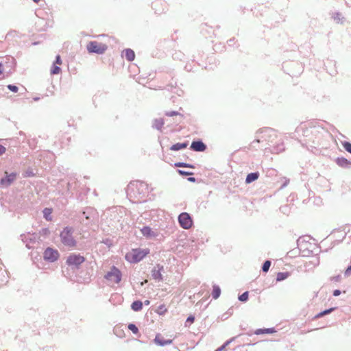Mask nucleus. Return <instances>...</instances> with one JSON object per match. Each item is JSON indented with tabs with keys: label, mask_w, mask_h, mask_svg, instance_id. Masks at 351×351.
<instances>
[{
	"label": "nucleus",
	"mask_w": 351,
	"mask_h": 351,
	"mask_svg": "<svg viewBox=\"0 0 351 351\" xmlns=\"http://www.w3.org/2000/svg\"><path fill=\"white\" fill-rule=\"evenodd\" d=\"M128 195L134 197L136 201H145L149 193L148 185L143 181L131 182L128 186Z\"/></svg>",
	"instance_id": "f257e3e1"
},
{
	"label": "nucleus",
	"mask_w": 351,
	"mask_h": 351,
	"mask_svg": "<svg viewBox=\"0 0 351 351\" xmlns=\"http://www.w3.org/2000/svg\"><path fill=\"white\" fill-rule=\"evenodd\" d=\"M256 134L261 138L263 143L266 142V145H269L268 147L274 143L278 138L276 130L269 127L260 128L256 131Z\"/></svg>",
	"instance_id": "f03ea898"
},
{
	"label": "nucleus",
	"mask_w": 351,
	"mask_h": 351,
	"mask_svg": "<svg viewBox=\"0 0 351 351\" xmlns=\"http://www.w3.org/2000/svg\"><path fill=\"white\" fill-rule=\"evenodd\" d=\"M74 228L72 226H65L60 233L61 243L66 247H74L77 241L73 236Z\"/></svg>",
	"instance_id": "7ed1b4c3"
},
{
	"label": "nucleus",
	"mask_w": 351,
	"mask_h": 351,
	"mask_svg": "<svg viewBox=\"0 0 351 351\" xmlns=\"http://www.w3.org/2000/svg\"><path fill=\"white\" fill-rule=\"evenodd\" d=\"M150 252L148 248H134L125 254V258L130 263H138Z\"/></svg>",
	"instance_id": "20e7f679"
},
{
	"label": "nucleus",
	"mask_w": 351,
	"mask_h": 351,
	"mask_svg": "<svg viewBox=\"0 0 351 351\" xmlns=\"http://www.w3.org/2000/svg\"><path fill=\"white\" fill-rule=\"evenodd\" d=\"M86 258L80 254L71 253L66 257V265L73 270L79 269Z\"/></svg>",
	"instance_id": "39448f33"
},
{
	"label": "nucleus",
	"mask_w": 351,
	"mask_h": 351,
	"mask_svg": "<svg viewBox=\"0 0 351 351\" xmlns=\"http://www.w3.org/2000/svg\"><path fill=\"white\" fill-rule=\"evenodd\" d=\"M108 49L107 45L93 40L88 43L86 49L89 53L101 55Z\"/></svg>",
	"instance_id": "423d86ee"
},
{
	"label": "nucleus",
	"mask_w": 351,
	"mask_h": 351,
	"mask_svg": "<svg viewBox=\"0 0 351 351\" xmlns=\"http://www.w3.org/2000/svg\"><path fill=\"white\" fill-rule=\"evenodd\" d=\"M60 256V254L59 251L52 247H47L45 248L43 254L44 261L50 263L57 261Z\"/></svg>",
	"instance_id": "0eeeda50"
},
{
	"label": "nucleus",
	"mask_w": 351,
	"mask_h": 351,
	"mask_svg": "<svg viewBox=\"0 0 351 351\" xmlns=\"http://www.w3.org/2000/svg\"><path fill=\"white\" fill-rule=\"evenodd\" d=\"M317 130L315 127H306L305 125H300L296 128L294 135L295 136H303L308 138V141L314 143L315 140L313 137L310 136L311 134L316 132Z\"/></svg>",
	"instance_id": "6e6552de"
},
{
	"label": "nucleus",
	"mask_w": 351,
	"mask_h": 351,
	"mask_svg": "<svg viewBox=\"0 0 351 351\" xmlns=\"http://www.w3.org/2000/svg\"><path fill=\"white\" fill-rule=\"evenodd\" d=\"M19 174L15 171H5L0 179V187L7 188L10 186L16 179Z\"/></svg>",
	"instance_id": "1a4fd4ad"
},
{
	"label": "nucleus",
	"mask_w": 351,
	"mask_h": 351,
	"mask_svg": "<svg viewBox=\"0 0 351 351\" xmlns=\"http://www.w3.org/2000/svg\"><path fill=\"white\" fill-rule=\"evenodd\" d=\"M104 278L108 281H113L119 284L122 279V273L121 270L116 266H112L110 270L104 276Z\"/></svg>",
	"instance_id": "9d476101"
},
{
	"label": "nucleus",
	"mask_w": 351,
	"mask_h": 351,
	"mask_svg": "<svg viewBox=\"0 0 351 351\" xmlns=\"http://www.w3.org/2000/svg\"><path fill=\"white\" fill-rule=\"evenodd\" d=\"M178 223L184 229L188 230L191 228L193 224V218L188 213H181L178 217Z\"/></svg>",
	"instance_id": "9b49d317"
},
{
	"label": "nucleus",
	"mask_w": 351,
	"mask_h": 351,
	"mask_svg": "<svg viewBox=\"0 0 351 351\" xmlns=\"http://www.w3.org/2000/svg\"><path fill=\"white\" fill-rule=\"evenodd\" d=\"M285 147L282 138L276 139L269 147H265V152L278 154L285 151Z\"/></svg>",
	"instance_id": "f8f14e48"
},
{
	"label": "nucleus",
	"mask_w": 351,
	"mask_h": 351,
	"mask_svg": "<svg viewBox=\"0 0 351 351\" xmlns=\"http://www.w3.org/2000/svg\"><path fill=\"white\" fill-rule=\"evenodd\" d=\"M190 149L197 152H204L207 149V145L201 138L194 139L190 146Z\"/></svg>",
	"instance_id": "ddd939ff"
},
{
	"label": "nucleus",
	"mask_w": 351,
	"mask_h": 351,
	"mask_svg": "<svg viewBox=\"0 0 351 351\" xmlns=\"http://www.w3.org/2000/svg\"><path fill=\"white\" fill-rule=\"evenodd\" d=\"M163 271L164 266L160 264H157L151 271L152 277L158 282L163 281V276L162 275V271Z\"/></svg>",
	"instance_id": "4468645a"
},
{
	"label": "nucleus",
	"mask_w": 351,
	"mask_h": 351,
	"mask_svg": "<svg viewBox=\"0 0 351 351\" xmlns=\"http://www.w3.org/2000/svg\"><path fill=\"white\" fill-rule=\"evenodd\" d=\"M79 186L77 179L75 176H70L66 184V194L72 196L73 191L76 190Z\"/></svg>",
	"instance_id": "2eb2a0df"
},
{
	"label": "nucleus",
	"mask_w": 351,
	"mask_h": 351,
	"mask_svg": "<svg viewBox=\"0 0 351 351\" xmlns=\"http://www.w3.org/2000/svg\"><path fill=\"white\" fill-rule=\"evenodd\" d=\"M82 214L88 221H93L97 215V210L93 207L87 206L84 208Z\"/></svg>",
	"instance_id": "dca6fc26"
},
{
	"label": "nucleus",
	"mask_w": 351,
	"mask_h": 351,
	"mask_svg": "<svg viewBox=\"0 0 351 351\" xmlns=\"http://www.w3.org/2000/svg\"><path fill=\"white\" fill-rule=\"evenodd\" d=\"M154 343L158 346L163 347L167 345H170L173 343V339H165L164 337L160 334L158 333L156 335L155 338L153 340Z\"/></svg>",
	"instance_id": "f3484780"
},
{
	"label": "nucleus",
	"mask_w": 351,
	"mask_h": 351,
	"mask_svg": "<svg viewBox=\"0 0 351 351\" xmlns=\"http://www.w3.org/2000/svg\"><path fill=\"white\" fill-rule=\"evenodd\" d=\"M289 66H294L298 67V70L297 71H291V73H287L290 75H297L298 74H300V73L302 71V64L300 63L297 62H293V61L285 62L282 64V67L283 68H287Z\"/></svg>",
	"instance_id": "a211bd4d"
},
{
	"label": "nucleus",
	"mask_w": 351,
	"mask_h": 351,
	"mask_svg": "<svg viewBox=\"0 0 351 351\" xmlns=\"http://www.w3.org/2000/svg\"><path fill=\"white\" fill-rule=\"evenodd\" d=\"M304 243H305V244L306 243V240L304 239V237H300L297 240L298 249H293L292 250H290L288 252L289 256L292 257V256H296L297 254H299L300 251L302 250V249L303 247Z\"/></svg>",
	"instance_id": "6ab92c4d"
},
{
	"label": "nucleus",
	"mask_w": 351,
	"mask_h": 351,
	"mask_svg": "<svg viewBox=\"0 0 351 351\" xmlns=\"http://www.w3.org/2000/svg\"><path fill=\"white\" fill-rule=\"evenodd\" d=\"M141 234L146 239H153L156 237L158 234L155 232L150 226H145L141 229Z\"/></svg>",
	"instance_id": "aec40b11"
},
{
	"label": "nucleus",
	"mask_w": 351,
	"mask_h": 351,
	"mask_svg": "<svg viewBox=\"0 0 351 351\" xmlns=\"http://www.w3.org/2000/svg\"><path fill=\"white\" fill-rule=\"evenodd\" d=\"M335 162L340 167L345 169L351 168V161L344 157L336 158Z\"/></svg>",
	"instance_id": "412c9836"
},
{
	"label": "nucleus",
	"mask_w": 351,
	"mask_h": 351,
	"mask_svg": "<svg viewBox=\"0 0 351 351\" xmlns=\"http://www.w3.org/2000/svg\"><path fill=\"white\" fill-rule=\"evenodd\" d=\"M260 143H262L261 138H260L259 136L256 134V138L254 141H253L250 145V149L257 150L258 149H265V147H266L264 145H259Z\"/></svg>",
	"instance_id": "4be33fe9"
},
{
	"label": "nucleus",
	"mask_w": 351,
	"mask_h": 351,
	"mask_svg": "<svg viewBox=\"0 0 351 351\" xmlns=\"http://www.w3.org/2000/svg\"><path fill=\"white\" fill-rule=\"evenodd\" d=\"M188 145H189V141H185L182 143H176L175 144L172 145L169 147V149L171 151H179V150L184 149L188 147Z\"/></svg>",
	"instance_id": "5701e85b"
},
{
	"label": "nucleus",
	"mask_w": 351,
	"mask_h": 351,
	"mask_svg": "<svg viewBox=\"0 0 351 351\" xmlns=\"http://www.w3.org/2000/svg\"><path fill=\"white\" fill-rule=\"evenodd\" d=\"M259 176H260V173L258 171H254V172L249 173L246 176L245 182L246 184L252 183L253 182L258 180V178H259Z\"/></svg>",
	"instance_id": "b1692460"
},
{
	"label": "nucleus",
	"mask_w": 351,
	"mask_h": 351,
	"mask_svg": "<svg viewBox=\"0 0 351 351\" xmlns=\"http://www.w3.org/2000/svg\"><path fill=\"white\" fill-rule=\"evenodd\" d=\"M332 19L339 24H343L346 21L345 17L339 12H335L332 14Z\"/></svg>",
	"instance_id": "393cba45"
},
{
	"label": "nucleus",
	"mask_w": 351,
	"mask_h": 351,
	"mask_svg": "<svg viewBox=\"0 0 351 351\" xmlns=\"http://www.w3.org/2000/svg\"><path fill=\"white\" fill-rule=\"evenodd\" d=\"M123 53H124V56L128 61L132 62L135 59V53L132 49H125Z\"/></svg>",
	"instance_id": "a878e982"
},
{
	"label": "nucleus",
	"mask_w": 351,
	"mask_h": 351,
	"mask_svg": "<svg viewBox=\"0 0 351 351\" xmlns=\"http://www.w3.org/2000/svg\"><path fill=\"white\" fill-rule=\"evenodd\" d=\"M276 330L274 327L271 328H258L255 330L254 334L255 335H263V334H273L276 332Z\"/></svg>",
	"instance_id": "bb28decb"
},
{
	"label": "nucleus",
	"mask_w": 351,
	"mask_h": 351,
	"mask_svg": "<svg viewBox=\"0 0 351 351\" xmlns=\"http://www.w3.org/2000/svg\"><path fill=\"white\" fill-rule=\"evenodd\" d=\"M53 213V208H51V207H45L43 210V218L47 221H51L53 218H52V214Z\"/></svg>",
	"instance_id": "cd10ccee"
},
{
	"label": "nucleus",
	"mask_w": 351,
	"mask_h": 351,
	"mask_svg": "<svg viewBox=\"0 0 351 351\" xmlns=\"http://www.w3.org/2000/svg\"><path fill=\"white\" fill-rule=\"evenodd\" d=\"M143 303L140 300H136L132 302L131 304V309L135 312L141 311L143 309Z\"/></svg>",
	"instance_id": "c85d7f7f"
},
{
	"label": "nucleus",
	"mask_w": 351,
	"mask_h": 351,
	"mask_svg": "<svg viewBox=\"0 0 351 351\" xmlns=\"http://www.w3.org/2000/svg\"><path fill=\"white\" fill-rule=\"evenodd\" d=\"M165 124L164 119L162 118L160 119H154L152 123V128L156 129L157 130H161L163 125Z\"/></svg>",
	"instance_id": "c756f323"
},
{
	"label": "nucleus",
	"mask_w": 351,
	"mask_h": 351,
	"mask_svg": "<svg viewBox=\"0 0 351 351\" xmlns=\"http://www.w3.org/2000/svg\"><path fill=\"white\" fill-rule=\"evenodd\" d=\"M335 309H337V307H331V308L325 309L324 311H322L321 312L316 314L314 316L313 319H319L324 315H328V314L331 313L332 312H333Z\"/></svg>",
	"instance_id": "7c9ffc66"
},
{
	"label": "nucleus",
	"mask_w": 351,
	"mask_h": 351,
	"mask_svg": "<svg viewBox=\"0 0 351 351\" xmlns=\"http://www.w3.org/2000/svg\"><path fill=\"white\" fill-rule=\"evenodd\" d=\"M37 172H38V169L36 168L28 167L27 169H26L23 172V178L24 177H27V178L34 177L36 175Z\"/></svg>",
	"instance_id": "2f4dec72"
},
{
	"label": "nucleus",
	"mask_w": 351,
	"mask_h": 351,
	"mask_svg": "<svg viewBox=\"0 0 351 351\" xmlns=\"http://www.w3.org/2000/svg\"><path fill=\"white\" fill-rule=\"evenodd\" d=\"M221 288L217 285H214L213 286V291H212V297L213 299L216 300L219 298L221 295Z\"/></svg>",
	"instance_id": "473e14b6"
},
{
	"label": "nucleus",
	"mask_w": 351,
	"mask_h": 351,
	"mask_svg": "<svg viewBox=\"0 0 351 351\" xmlns=\"http://www.w3.org/2000/svg\"><path fill=\"white\" fill-rule=\"evenodd\" d=\"M290 276L289 271L278 272L276 276V282H281L286 280Z\"/></svg>",
	"instance_id": "72a5a7b5"
},
{
	"label": "nucleus",
	"mask_w": 351,
	"mask_h": 351,
	"mask_svg": "<svg viewBox=\"0 0 351 351\" xmlns=\"http://www.w3.org/2000/svg\"><path fill=\"white\" fill-rule=\"evenodd\" d=\"M128 328L134 335H137L138 337L141 336L138 328L137 327V326L135 324H134V323L128 324Z\"/></svg>",
	"instance_id": "f704fd0d"
},
{
	"label": "nucleus",
	"mask_w": 351,
	"mask_h": 351,
	"mask_svg": "<svg viewBox=\"0 0 351 351\" xmlns=\"http://www.w3.org/2000/svg\"><path fill=\"white\" fill-rule=\"evenodd\" d=\"M176 167H183V168H191V169H195V167L193 164L186 163L184 162H177L174 164Z\"/></svg>",
	"instance_id": "c9c22d12"
},
{
	"label": "nucleus",
	"mask_w": 351,
	"mask_h": 351,
	"mask_svg": "<svg viewBox=\"0 0 351 351\" xmlns=\"http://www.w3.org/2000/svg\"><path fill=\"white\" fill-rule=\"evenodd\" d=\"M271 265V261L270 260H265L261 267V270L264 273H267Z\"/></svg>",
	"instance_id": "e433bc0d"
},
{
	"label": "nucleus",
	"mask_w": 351,
	"mask_h": 351,
	"mask_svg": "<svg viewBox=\"0 0 351 351\" xmlns=\"http://www.w3.org/2000/svg\"><path fill=\"white\" fill-rule=\"evenodd\" d=\"M238 300L241 302H247L249 300V291H244L242 294L239 295Z\"/></svg>",
	"instance_id": "4c0bfd02"
},
{
	"label": "nucleus",
	"mask_w": 351,
	"mask_h": 351,
	"mask_svg": "<svg viewBox=\"0 0 351 351\" xmlns=\"http://www.w3.org/2000/svg\"><path fill=\"white\" fill-rule=\"evenodd\" d=\"M62 69L61 68L56 65L55 64H52V66L50 69V73L51 75H57L59 74L61 72Z\"/></svg>",
	"instance_id": "58836bf2"
},
{
	"label": "nucleus",
	"mask_w": 351,
	"mask_h": 351,
	"mask_svg": "<svg viewBox=\"0 0 351 351\" xmlns=\"http://www.w3.org/2000/svg\"><path fill=\"white\" fill-rule=\"evenodd\" d=\"M167 308L165 307V304H160L157 310H156V312L158 315H164L166 312H167Z\"/></svg>",
	"instance_id": "ea45409f"
},
{
	"label": "nucleus",
	"mask_w": 351,
	"mask_h": 351,
	"mask_svg": "<svg viewBox=\"0 0 351 351\" xmlns=\"http://www.w3.org/2000/svg\"><path fill=\"white\" fill-rule=\"evenodd\" d=\"M195 317L193 315H190L187 317L186 321H185V326H190L191 324H193L195 322Z\"/></svg>",
	"instance_id": "a19ab883"
},
{
	"label": "nucleus",
	"mask_w": 351,
	"mask_h": 351,
	"mask_svg": "<svg viewBox=\"0 0 351 351\" xmlns=\"http://www.w3.org/2000/svg\"><path fill=\"white\" fill-rule=\"evenodd\" d=\"M165 114L167 117H173V116L179 115L181 118H183V115L176 110L167 111V112H165Z\"/></svg>",
	"instance_id": "79ce46f5"
},
{
	"label": "nucleus",
	"mask_w": 351,
	"mask_h": 351,
	"mask_svg": "<svg viewBox=\"0 0 351 351\" xmlns=\"http://www.w3.org/2000/svg\"><path fill=\"white\" fill-rule=\"evenodd\" d=\"M343 147L345 149V150L351 154V143L349 141H343L342 143Z\"/></svg>",
	"instance_id": "37998d69"
},
{
	"label": "nucleus",
	"mask_w": 351,
	"mask_h": 351,
	"mask_svg": "<svg viewBox=\"0 0 351 351\" xmlns=\"http://www.w3.org/2000/svg\"><path fill=\"white\" fill-rule=\"evenodd\" d=\"M39 234L40 235H42L43 237H44V238H46L47 237H48L49 235L50 231L48 228H43L39 231Z\"/></svg>",
	"instance_id": "c03bdc74"
},
{
	"label": "nucleus",
	"mask_w": 351,
	"mask_h": 351,
	"mask_svg": "<svg viewBox=\"0 0 351 351\" xmlns=\"http://www.w3.org/2000/svg\"><path fill=\"white\" fill-rule=\"evenodd\" d=\"M177 171L180 176H183V177L188 176H192L194 174L191 171H184V170H182V169H178Z\"/></svg>",
	"instance_id": "a18cd8bd"
},
{
	"label": "nucleus",
	"mask_w": 351,
	"mask_h": 351,
	"mask_svg": "<svg viewBox=\"0 0 351 351\" xmlns=\"http://www.w3.org/2000/svg\"><path fill=\"white\" fill-rule=\"evenodd\" d=\"M289 206L288 205H285V206H282L280 208V210L282 213H283L284 214H288L289 213Z\"/></svg>",
	"instance_id": "49530a36"
},
{
	"label": "nucleus",
	"mask_w": 351,
	"mask_h": 351,
	"mask_svg": "<svg viewBox=\"0 0 351 351\" xmlns=\"http://www.w3.org/2000/svg\"><path fill=\"white\" fill-rule=\"evenodd\" d=\"M7 87L10 90L14 93H16L19 90L18 86L14 84H9Z\"/></svg>",
	"instance_id": "de8ad7c7"
},
{
	"label": "nucleus",
	"mask_w": 351,
	"mask_h": 351,
	"mask_svg": "<svg viewBox=\"0 0 351 351\" xmlns=\"http://www.w3.org/2000/svg\"><path fill=\"white\" fill-rule=\"evenodd\" d=\"M28 144L29 145L30 147L35 148L36 145V141L35 138L29 139L28 140Z\"/></svg>",
	"instance_id": "09e8293b"
},
{
	"label": "nucleus",
	"mask_w": 351,
	"mask_h": 351,
	"mask_svg": "<svg viewBox=\"0 0 351 351\" xmlns=\"http://www.w3.org/2000/svg\"><path fill=\"white\" fill-rule=\"evenodd\" d=\"M102 243L108 247H110L111 245H112V241L109 238H106V239H104L102 241Z\"/></svg>",
	"instance_id": "8fccbe9b"
},
{
	"label": "nucleus",
	"mask_w": 351,
	"mask_h": 351,
	"mask_svg": "<svg viewBox=\"0 0 351 351\" xmlns=\"http://www.w3.org/2000/svg\"><path fill=\"white\" fill-rule=\"evenodd\" d=\"M53 64H55L56 65L62 64V59L60 55H57L56 56L55 60L53 61Z\"/></svg>",
	"instance_id": "3c124183"
},
{
	"label": "nucleus",
	"mask_w": 351,
	"mask_h": 351,
	"mask_svg": "<svg viewBox=\"0 0 351 351\" xmlns=\"http://www.w3.org/2000/svg\"><path fill=\"white\" fill-rule=\"evenodd\" d=\"M236 338H237V337H234L229 339L228 340L225 341L222 346H224V348H226L230 343L234 341Z\"/></svg>",
	"instance_id": "603ef678"
},
{
	"label": "nucleus",
	"mask_w": 351,
	"mask_h": 351,
	"mask_svg": "<svg viewBox=\"0 0 351 351\" xmlns=\"http://www.w3.org/2000/svg\"><path fill=\"white\" fill-rule=\"evenodd\" d=\"M345 276H350L351 275V265H348L344 272Z\"/></svg>",
	"instance_id": "864d4df0"
},
{
	"label": "nucleus",
	"mask_w": 351,
	"mask_h": 351,
	"mask_svg": "<svg viewBox=\"0 0 351 351\" xmlns=\"http://www.w3.org/2000/svg\"><path fill=\"white\" fill-rule=\"evenodd\" d=\"M182 56L181 52H176L174 54H173V59H181V56Z\"/></svg>",
	"instance_id": "5fc2aeb1"
},
{
	"label": "nucleus",
	"mask_w": 351,
	"mask_h": 351,
	"mask_svg": "<svg viewBox=\"0 0 351 351\" xmlns=\"http://www.w3.org/2000/svg\"><path fill=\"white\" fill-rule=\"evenodd\" d=\"M341 293V290L339 289H335L332 292V295L335 296V297H337L339 295H340V294Z\"/></svg>",
	"instance_id": "6e6d98bb"
},
{
	"label": "nucleus",
	"mask_w": 351,
	"mask_h": 351,
	"mask_svg": "<svg viewBox=\"0 0 351 351\" xmlns=\"http://www.w3.org/2000/svg\"><path fill=\"white\" fill-rule=\"evenodd\" d=\"M235 42L236 40L234 38H232L227 41L228 45L230 46L233 45L235 43Z\"/></svg>",
	"instance_id": "4d7b16f0"
},
{
	"label": "nucleus",
	"mask_w": 351,
	"mask_h": 351,
	"mask_svg": "<svg viewBox=\"0 0 351 351\" xmlns=\"http://www.w3.org/2000/svg\"><path fill=\"white\" fill-rule=\"evenodd\" d=\"M184 69L188 72H191V71H193L192 66L191 64H186Z\"/></svg>",
	"instance_id": "13d9d810"
},
{
	"label": "nucleus",
	"mask_w": 351,
	"mask_h": 351,
	"mask_svg": "<svg viewBox=\"0 0 351 351\" xmlns=\"http://www.w3.org/2000/svg\"><path fill=\"white\" fill-rule=\"evenodd\" d=\"M174 88L175 86L172 84H169L166 86L165 89L169 91H172L173 88Z\"/></svg>",
	"instance_id": "bf43d9fd"
},
{
	"label": "nucleus",
	"mask_w": 351,
	"mask_h": 351,
	"mask_svg": "<svg viewBox=\"0 0 351 351\" xmlns=\"http://www.w3.org/2000/svg\"><path fill=\"white\" fill-rule=\"evenodd\" d=\"M5 147L3 146L2 145H0V156L3 154L5 152Z\"/></svg>",
	"instance_id": "052dcab7"
},
{
	"label": "nucleus",
	"mask_w": 351,
	"mask_h": 351,
	"mask_svg": "<svg viewBox=\"0 0 351 351\" xmlns=\"http://www.w3.org/2000/svg\"><path fill=\"white\" fill-rule=\"evenodd\" d=\"M233 307H230L228 308V310L226 311V314H227L228 316H230L233 313Z\"/></svg>",
	"instance_id": "680f3d73"
},
{
	"label": "nucleus",
	"mask_w": 351,
	"mask_h": 351,
	"mask_svg": "<svg viewBox=\"0 0 351 351\" xmlns=\"http://www.w3.org/2000/svg\"><path fill=\"white\" fill-rule=\"evenodd\" d=\"M187 180L190 182L194 183L196 182V178L195 177L190 176V177L187 178Z\"/></svg>",
	"instance_id": "e2e57ef3"
},
{
	"label": "nucleus",
	"mask_w": 351,
	"mask_h": 351,
	"mask_svg": "<svg viewBox=\"0 0 351 351\" xmlns=\"http://www.w3.org/2000/svg\"><path fill=\"white\" fill-rule=\"evenodd\" d=\"M340 279H341V276L340 275H337V276L333 277V280L335 281H336V282L339 281Z\"/></svg>",
	"instance_id": "0e129e2a"
},
{
	"label": "nucleus",
	"mask_w": 351,
	"mask_h": 351,
	"mask_svg": "<svg viewBox=\"0 0 351 351\" xmlns=\"http://www.w3.org/2000/svg\"><path fill=\"white\" fill-rule=\"evenodd\" d=\"M40 43V40H38V41H32L29 45H38L39 43Z\"/></svg>",
	"instance_id": "69168bd1"
},
{
	"label": "nucleus",
	"mask_w": 351,
	"mask_h": 351,
	"mask_svg": "<svg viewBox=\"0 0 351 351\" xmlns=\"http://www.w3.org/2000/svg\"><path fill=\"white\" fill-rule=\"evenodd\" d=\"M225 349H226V348H224V346H223L221 345V346L219 348H218L215 351H223V350H225Z\"/></svg>",
	"instance_id": "338daca9"
},
{
	"label": "nucleus",
	"mask_w": 351,
	"mask_h": 351,
	"mask_svg": "<svg viewBox=\"0 0 351 351\" xmlns=\"http://www.w3.org/2000/svg\"><path fill=\"white\" fill-rule=\"evenodd\" d=\"M143 304H145V306H148L149 304H150V301L148 300H145L143 302Z\"/></svg>",
	"instance_id": "774afa93"
}]
</instances>
